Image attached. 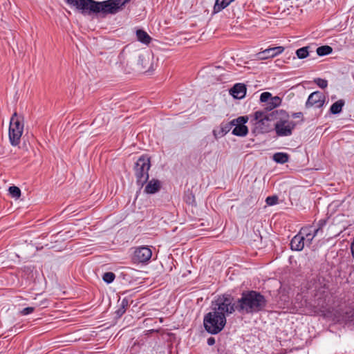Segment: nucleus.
I'll return each instance as SVG.
<instances>
[{
  "label": "nucleus",
  "instance_id": "19",
  "mask_svg": "<svg viewBox=\"0 0 354 354\" xmlns=\"http://www.w3.org/2000/svg\"><path fill=\"white\" fill-rule=\"evenodd\" d=\"M289 160V155L283 152L275 153L273 155V160L277 163L284 164Z\"/></svg>",
  "mask_w": 354,
  "mask_h": 354
},
{
  "label": "nucleus",
  "instance_id": "10",
  "mask_svg": "<svg viewBox=\"0 0 354 354\" xmlns=\"http://www.w3.org/2000/svg\"><path fill=\"white\" fill-rule=\"evenodd\" d=\"M325 99L326 97L324 93L320 91H315L308 96L306 102V107L310 108L315 106L317 108H321L325 102Z\"/></svg>",
  "mask_w": 354,
  "mask_h": 354
},
{
  "label": "nucleus",
  "instance_id": "9",
  "mask_svg": "<svg viewBox=\"0 0 354 354\" xmlns=\"http://www.w3.org/2000/svg\"><path fill=\"white\" fill-rule=\"evenodd\" d=\"M322 231V226L315 228L312 225L302 227L300 230L301 235L304 236V240L306 246H309L315 238Z\"/></svg>",
  "mask_w": 354,
  "mask_h": 354
},
{
  "label": "nucleus",
  "instance_id": "20",
  "mask_svg": "<svg viewBox=\"0 0 354 354\" xmlns=\"http://www.w3.org/2000/svg\"><path fill=\"white\" fill-rule=\"evenodd\" d=\"M344 104L345 102L343 100H339L336 101L331 105L330 108V113L333 114L339 113L342 111V108L344 106Z\"/></svg>",
  "mask_w": 354,
  "mask_h": 354
},
{
  "label": "nucleus",
  "instance_id": "22",
  "mask_svg": "<svg viewBox=\"0 0 354 354\" xmlns=\"http://www.w3.org/2000/svg\"><path fill=\"white\" fill-rule=\"evenodd\" d=\"M10 195L15 198H19L21 196V190L18 187L11 186L8 189Z\"/></svg>",
  "mask_w": 354,
  "mask_h": 354
},
{
  "label": "nucleus",
  "instance_id": "21",
  "mask_svg": "<svg viewBox=\"0 0 354 354\" xmlns=\"http://www.w3.org/2000/svg\"><path fill=\"white\" fill-rule=\"evenodd\" d=\"M333 51V48L329 46H322L317 48V53L319 56L329 55Z\"/></svg>",
  "mask_w": 354,
  "mask_h": 354
},
{
  "label": "nucleus",
  "instance_id": "7",
  "mask_svg": "<svg viewBox=\"0 0 354 354\" xmlns=\"http://www.w3.org/2000/svg\"><path fill=\"white\" fill-rule=\"evenodd\" d=\"M279 111L272 112L257 111L254 114L256 129H259V131H267L269 127L268 122L274 119H278Z\"/></svg>",
  "mask_w": 354,
  "mask_h": 354
},
{
  "label": "nucleus",
  "instance_id": "27",
  "mask_svg": "<svg viewBox=\"0 0 354 354\" xmlns=\"http://www.w3.org/2000/svg\"><path fill=\"white\" fill-rule=\"evenodd\" d=\"M278 197L277 196H268L266 199V202L268 205H274L278 203Z\"/></svg>",
  "mask_w": 354,
  "mask_h": 354
},
{
  "label": "nucleus",
  "instance_id": "40",
  "mask_svg": "<svg viewBox=\"0 0 354 354\" xmlns=\"http://www.w3.org/2000/svg\"><path fill=\"white\" fill-rule=\"evenodd\" d=\"M351 22H354V18H353V17H352Z\"/></svg>",
  "mask_w": 354,
  "mask_h": 354
},
{
  "label": "nucleus",
  "instance_id": "33",
  "mask_svg": "<svg viewBox=\"0 0 354 354\" xmlns=\"http://www.w3.org/2000/svg\"><path fill=\"white\" fill-rule=\"evenodd\" d=\"M291 116L292 118H301V120H303V113L301 112L293 113Z\"/></svg>",
  "mask_w": 354,
  "mask_h": 354
},
{
  "label": "nucleus",
  "instance_id": "12",
  "mask_svg": "<svg viewBox=\"0 0 354 354\" xmlns=\"http://www.w3.org/2000/svg\"><path fill=\"white\" fill-rule=\"evenodd\" d=\"M284 50V48L282 46H277L273 48H267L262 52L258 53L257 56L261 59H266L271 57H274Z\"/></svg>",
  "mask_w": 354,
  "mask_h": 354
},
{
  "label": "nucleus",
  "instance_id": "18",
  "mask_svg": "<svg viewBox=\"0 0 354 354\" xmlns=\"http://www.w3.org/2000/svg\"><path fill=\"white\" fill-rule=\"evenodd\" d=\"M136 34L138 41L145 45H148L150 44L151 41V37L149 35V34L147 32L141 29H138L136 31Z\"/></svg>",
  "mask_w": 354,
  "mask_h": 354
},
{
  "label": "nucleus",
  "instance_id": "11",
  "mask_svg": "<svg viewBox=\"0 0 354 354\" xmlns=\"http://www.w3.org/2000/svg\"><path fill=\"white\" fill-rule=\"evenodd\" d=\"M152 256L151 250L147 246L136 248L134 252V259L140 263H146Z\"/></svg>",
  "mask_w": 354,
  "mask_h": 354
},
{
  "label": "nucleus",
  "instance_id": "6",
  "mask_svg": "<svg viewBox=\"0 0 354 354\" xmlns=\"http://www.w3.org/2000/svg\"><path fill=\"white\" fill-rule=\"evenodd\" d=\"M281 117L274 124V130L278 136H289L296 127V122L289 120V115L283 111H279Z\"/></svg>",
  "mask_w": 354,
  "mask_h": 354
},
{
  "label": "nucleus",
  "instance_id": "35",
  "mask_svg": "<svg viewBox=\"0 0 354 354\" xmlns=\"http://www.w3.org/2000/svg\"><path fill=\"white\" fill-rule=\"evenodd\" d=\"M215 344V339L214 337H209L207 339V344L209 346H212Z\"/></svg>",
  "mask_w": 354,
  "mask_h": 354
},
{
  "label": "nucleus",
  "instance_id": "1",
  "mask_svg": "<svg viewBox=\"0 0 354 354\" xmlns=\"http://www.w3.org/2000/svg\"><path fill=\"white\" fill-rule=\"evenodd\" d=\"M266 306V297L256 290H244L238 299L239 313L241 314L257 313L263 310Z\"/></svg>",
  "mask_w": 354,
  "mask_h": 354
},
{
  "label": "nucleus",
  "instance_id": "2",
  "mask_svg": "<svg viewBox=\"0 0 354 354\" xmlns=\"http://www.w3.org/2000/svg\"><path fill=\"white\" fill-rule=\"evenodd\" d=\"M212 310L226 317L236 310L239 312L238 299L234 301L231 295H223L212 301Z\"/></svg>",
  "mask_w": 354,
  "mask_h": 354
},
{
  "label": "nucleus",
  "instance_id": "17",
  "mask_svg": "<svg viewBox=\"0 0 354 354\" xmlns=\"http://www.w3.org/2000/svg\"><path fill=\"white\" fill-rule=\"evenodd\" d=\"M133 58L136 59V65L138 70L141 71L147 68V63L149 62L148 57H147L145 55L139 54L138 56H134Z\"/></svg>",
  "mask_w": 354,
  "mask_h": 354
},
{
  "label": "nucleus",
  "instance_id": "15",
  "mask_svg": "<svg viewBox=\"0 0 354 354\" xmlns=\"http://www.w3.org/2000/svg\"><path fill=\"white\" fill-rule=\"evenodd\" d=\"M160 188V183L158 180L152 179L148 182L145 188V192L149 194H153L159 191Z\"/></svg>",
  "mask_w": 354,
  "mask_h": 354
},
{
  "label": "nucleus",
  "instance_id": "13",
  "mask_svg": "<svg viewBox=\"0 0 354 354\" xmlns=\"http://www.w3.org/2000/svg\"><path fill=\"white\" fill-rule=\"evenodd\" d=\"M230 94L236 99H243L246 94V87L245 84H236L230 90Z\"/></svg>",
  "mask_w": 354,
  "mask_h": 354
},
{
  "label": "nucleus",
  "instance_id": "26",
  "mask_svg": "<svg viewBox=\"0 0 354 354\" xmlns=\"http://www.w3.org/2000/svg\"><path fill=\"white\" fill-rule=\"evenodd\" d=\"M227 133V131H223V127L220 129H214L213 134L216 139L224 136Z\"/></svg>",
  "mask_w": 354,
  "mask_h": 354
},
{
  "label": "nucleus",
  "instance_id": "30",
  "mask_svg": "<svg viewBox=\"0 0 354 354\" xmlns=\"http://www.w3.org/2000/svg\"><path fill=\"white\" fill-rule=\"evenodd\" d=\"M146 16V12L144 8H141L140 9V13L136 15L137 18L136 19V21H142Z\"/></svg>",
  "mask_w": 354,
  "mask_h": 354
},
{
  "label": "nucleus",
  "instance_id": "29",
  "mask_svg": "<svg viewBox=\"0 0 354 354\" xmlns=\"http://www.w3.org/2000/svg\"><path fill=\"white\" fill-rule=\"evenodd\" d=\"M281 102V100L279 97H274L271 99V101L269 102V104H270V109H272V108H275L278 105H279Z\"/></svg>",
  "mask_w": 354,
  "mask_h": 354
},
{
  "label": "nucleus",
  "instance_id": "38",
  "mask_svg": "<svg viewBox=\"0 0 354 354\" xmlns=\"http://www.w3.org/2000/svg\"><path fill=\"white\" fill-rule=\"evenodd\" d=\"M351 14H352V15H354V8L351 9V10L349 11V15L347 17V19H345V22H348V18L350 17Z\"/></svg>",
  "mask_w": 354,
  "mask_h": 354
},
{
  "label": "nucleus",
  "instance_id": "36",
  "mask_svg": "<svg viewBox=\"0 0 354 354\" xmlns=\"http://www.w3.org/2000/svg\"><path fill=\"white\" fill-rule=\"evenodd\" d=\"M125 309L124 308H122V307H120L118 310H117V314L119 315V316H121L122 315H123L124 313H125Z\"/></svg>",
  "mask_w": 354,
  "mask_h": 354
},
{
  "label": "nucleus",
  "instance_id": "3",
  "mask_svg": "<svg viewBox=\"0 0 354 354\" xmlns=\"http://www.w3.org/2000/svg\"><path fill=\"white\" fill-rule=\"evenodd\" d=\"M226 324V318L215 310L206 314L203 319L204 328L210 334L216 335L220 333Z\"/></svg>",
  "mask_w": 354,
  "mask_h": 354
},
{
  "label": "nucleus",
  "instance_id": "14",
  "mask_svg": "<svg viewBox=\"0 0 354 354\" xmlns=\"http://www.w3.org/2000/svg\"><path fill=\"white\" fill-rule=\"evenodd\" d=\"M306 245L304 236L301 235V232L295 235L291 240L290 248L292 250L301 251Z\"/></svg>",
  "mask_w": 354,
  "mask_h": 354
},
{
  "label": "nucleus",
  "instance_id": "37",
  "mask_svg": "<svg viewBox=\"0 0 354 354\" xmlns=\"http://www.w3.org/2000/svg\"><path fill=\"white\" fill-rule=\"evenodd\" d=\"M351 250L352 257L354 259V237H353V240L351 245Z\"/></svg>",
  "mask_w": 354,
  "mask_h": 354
},
{
  "label": "nucleus",
  "instance_id": "25",
  "mask_svg": "<svg viewBox=\"0 0 354 354\" xmlns=\"http://www.w3.org/2000/svg\"><path fill=\"white\" fill-rule=\"evenodd\" d=\"M272 98L271 93L269 92H263L261 94L260 96V100L262 102H268L271 101V99Z\"/></svg>",
  "mask_w": 354,
  "mask_h": 354
},
{
  "label": "nucleus",
  "instance_id": "24",
  "mask_svg": "<svg viewBox=\"0 0 354 354\" xmlns=\"http://www.w3.org/2000/svg\"><path fill=\"white\" fill-rule=\"evenodd\" d=\"M115 275L114 273L108 272H105L103 275V280L107 283H111L115 279Z\"/></svg>",
  "mask_w": 354,
  "mask_h": 354
},
{
  "label": "nucleus",
  "instance_id": "32",
  "mask_svg": "<svg viewBox=\"0 0 354 354\" xmlns=\"http://www.w3.org/2000/svg\"><path fill=\"white\" fill-rule=\"evenodd\" d=\"M34 310L35 308L33 307H26L21 310V314L23 315H27L32 313Z\"/></svg>",
  "mask_w": 354,
  "mask_h": 354
},
{
  "label": "nucleus",
  "instance_id": "4",
  "mask_svg": "<svg viewBox=\"0 0 354 354\" xmlns=\"http://www.w3.org/2000/svg\"><path fill=\"white\" fill-rule=\"evenodd\" d=\"M24 118L15 112L12 114L9 125V140L12 146H17L20 143L21 138L24 132Z\"/></svg>",
  "mask_w": 354,
  "mask_h": 354
},
{
  "label": "nucleus",
  "instance_id": "5",
  "mask_svg": "<svg viewBox=\"0 0 354 354\" xmlns=\"http://www.w3.org/2000/svg\"><path fill=\"white\" fill-rule=\"evenodd\" d=\"M149 168L150 160L145 156L140 157L135 164L134 170L136 183L140 187H142L149 179Z\"/></svg>",
  "mask_w": 354,
  "mask_h": 354
},
{
  "label": "nucleus",
  "instance_id": "23",
  "mask_svg": "<svg viewBox=\"0 0 354 354\" xmlns=\"http://www.w3.org/2000/svg\"><path fill=\"white\" fill-rule=\"evenodd\" d=\"M296 54L299 59L306 58L308 55V48L303 47L297 50Z\"/></svg>",
  "mask_w": 354,
  "mask_h": 354
},
{
  "label": "nucleus",
  "instance_id": "34",
  "mask_svg": "<svg viewBox=\"0 0 354 354\" xmlns=\"http://www.w3.org/2000/svg\"><path fill=\"white\" fill-rule=\"evenodd\" d=\"M128 305H129V302H128L127 299H123L121 301L120 307H122V308H124L126 310V308L128 306Z\"/></svg>",
  "mask_w": 354,
  "mask_h": 354
},
{
  "label": "nucleus",
  "instance_id": "39",
  "mask_svg": "<svg viewBox=\"0 0 354 354\" xmlns=\"http://www.w3.org/2000/svg\"><path fill=\"white\" fill-rule=\"evenodd\" d=\"M125 54H126L125 50H122V52L121 53V55H122V56H124V55H125Z\"/></svg>",
  "mask_w": 354,
  "mask_h": 354
},
{
  "label": "nucleus",
  "instance_id": "28",
  "mask_svg": "<svg viewBox=\"0 0 354 354\" xmlns=\"http://www.w3.org/2000/svg\"><path fill=\"white\" fill-rule=\"evenodd\" d=\"M315 82L317 84V85L322 88H325L328 86V82L326 80L322 79V78H317L315 80Z\"/></svg>",
  "mask_w": 354,
  "mask_h": 354
},
{
  "label": "nucleus",
  "instance_id": "8",
  "mask_svg": "<svg viewBox=\"0 0 354 354\" xmlns=\"http://www.w3.org/2000/svg\"><path fill=\"white\" fill-rule=\"evenodd\" d=\"M248 120V118L246 116H240L232 120V125L235 126L232 130V134L238 136H245L248 133V127L245 125Z\"/></svg>",
  "mask_w": 354,
  "mask_h": 354
},
{
  "label": "nucleus",
  "instance_id": "16",
  "mask_svg": "<svg viewBox=\"0 0 354 354\" xmlns=\"http://www.w3.org/2000/svg\"><path fill=\"white\" fill-rule=\"evenodd\" d=\"M234 0H215V3L213 7V14L218 13L223 9L227 8Z\"/></svg>",
  "mask_w": 354,
  "mask_h": 354
},
{
  "label": "nucleus",
  "instance_id": "31",
  "mask_svg": "<svg viewBox=\"0 0 354 354\" xmlns=\"http://www.w3.org/2000/svg\"><path fill=\"white\" fill-rule=\"evenodd\" d=\"M346 314L348 320L354 324V308L349 311H346Z\"/></svg>",
  "mask_w": 354,
  "mask_h": 354
}]
</instances>
